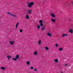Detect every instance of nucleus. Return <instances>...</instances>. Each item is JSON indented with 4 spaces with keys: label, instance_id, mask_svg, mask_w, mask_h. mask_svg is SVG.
Here are the masks:
<instances>
[{
    "label": "nucleus",
    "instance_id": "obj_2",
    "mask_svg": "<svg viewBox=\"0 0 73 73\" xmlns=\"http://www.w3.org/2000/svg\"><path fill=\"white\" fill-rule=\"evenodd\" d=\"M33 4H34V3L33 2L29 3L28 4V7L29 8H31V7H32V6L33 5Z\"/></svg>",
    "mask_w": 73,
    "mask_h": 73
},
{
    "label": "nucleus",
    "instance_id": "obj_3",
    "mask_svg": "<svg viewBox=\"0 0 73 73\" xmlns=\"http://www.w3.org/2000/svg\"><path fill=\"white\" fill-rule=\"evenodd\" d=\"M39 23H40V27H42L44 25L43 23H42V20H40L39 21Z\"/></svg>",
    "mask_w": 73,
    "mask_h": 73
},
{
    "label": "nucleus",
    "instance_id": "obj_12",
    "mask_svg": "<svg viewBox=\"0 0 73 73\" xmlns=\"http://www.w3.org/2000/svg\"><path fill=\"white\" fill-rule=\"evenodd\" d=\"M37 52L36 51H35L34 52V55H35L36 56L37 55Z\"/></svg>",
    "mask_w": 73,
    "mask_h": 73
},
{
    "label": "nucleus",
    "instance_id": "obj_28",
    "mask_svg": "<svg viewBox=\"0 0 73 73\" xmlns=\"http://www.w3.org/2000/svg\"><path fill=\"white\" fill-rule=\"evenodd\" d=\"M71 4H72V5H73V1H72L71 2Z\"/></svg>",
    "mask_w": 73,
    "mask_h": 73
},
{
    "label": "nucleus",
    "instance_id": "obj_16",
    "mask_svg": "<svg viewBox=\"0 0 73 73\" xmlns=\"http://www.w3.org/2000/svg\"><path fill=\"white\" fill-rule=\"evenodd\" d=\"M59 50L60 51H62L63 50V49L61 48H59Z\"/></svg>",
    "mask_w": 73,
    "mask_h": 73
},
{
    "label": "nucleus",
    "instance_id": "obj_26",
    "mask_svg": "<svg viewBox=\"0 0 73 73\" xmlns=\"http://www.w3.org/2000/svg\"><path fill=\"white\" fill-rule=\"evenodd\" d=\"M30 69H33V67L32 66H31L30 67Z\"/></svg>",
    "mask_w": 73,
    "mask_h": 73
},
{
    "label": "nucleus",
    "instance_id": "obj_5",
    "mask_svg": "<svg viewBox=\"0 0 73 73\" xmlns=\"http://www.w3.org/2000/svg\"><path fill=\"white\" fill-rule=\"evenodd\" d=\"M10 43L11 45H14L15 42H14V41H10Z\"/></svg>",
    "mask_w": 73,
    "mask_h": 73
},
{
    "label": "nucleus",
    "instance_id": "obj_30",
    "mask_svg": "<svg viewBox=\"0 0 73 73\" xmlns=\"http://www.w3.org/2000/svg\"><path fill=\"white\" fill-rule=\"evenodd\" d=\"M29 3H30V2H27V4H29Z\"/></svg>",
    "mask_w": 73,
    "mask_h": 73
},
{
    "label": "nucleus",
    "instance_id": "obj_14",
    "mask_svg": "<svg viewBox=\"0 0 73 73\" xmlns=\"http://www.w3.org/2000/svg\"><path fill=\"white\" fill-rule=\"evenodd\" d=\"M40 30H41V31H43L44 30H45V27H43L42 28L40 29Z\"/></svg>",
    "mask_w": 73,
    "mask_h": 73
},
{
    "label": "nucleus",
    "instance_id": "obj_21",
    "mask_svg": "<svg viewBox=\"0 0 73 73\" xmlns=\"http://www.w3.org/2000/svg\"><path fill=\"white\" fill-rule=\"evenodd\" d=\"M55 62H58V60L57 59H56L54 60Z\"/></svg>",
    "mask_w": 73,
    "mask_h": 73
},
{
    "label": "nucleus",
    "instance_id": "obj_4",
    "mask_svg": "<svg viewBox=\"0 0 73 73\" xmlns=\"http://www.w3.org/2000/svg\"><path fill=\"white\" fill-rule=\"evenodd\" d=\"M7 13L8 14H10V15H11V16H13V17H17V16L15 15L12 14L11 13H10L9 12H8Z\"/></svg>",
    "mask_w": 73,
    "mask_h": 73
},
{
    "label": "nucleus",
    "instance_id": "obj_25",
    "mask_svg": "<svg viewBox=\"0 0 73 73\" xmlns=\"http://www.w3.org/2000/svg\"><path fill=\"white\" fill-rule=\"evenodd\" d=\"M19 31H20V32L21 33V32H23V30L20 29L19 30Z\"/></svg>",
    "mask_w": 73,
    "mask_h": 73
},
{
    "label": "nucleus",
    "instance_id": "obj_20",
    "mask_svg": "<svg viewBox=\"0 0 73 73\" xmlns=\"http://www.w3.org/2000/svg\"><path fill=\"white\" fill-rule=\"evenodd\" d=\"M26 18L28 19L29 18V16L28 15H27L26 16Z\"/></svg>",
    "mask_w": 73,
    "mask_h": 73
},
{
    "label": "nucleus",
    "instance_id": "obj_9",
    "mask_svg": "<svg viewBox=\"0 0 73 73\" xmlns=\"http://www.w3.org/2000/svg\"><path fill=\"white\" fill-rule=\"evenodd\" d=\"M69 32L70 33H73V30L72 29H70L69 30Z\"/></svg>",
    "mask_w": 73,
    "mask_h": 73
},
{
    "label": "nucleus",
    "instance_id": "obj_15",
    "mask_svg": "<svg viewBox=\"0 0 73 73\" xmlns=\"http://www.w3.org/2000/svg\"><path fill=\"white\" fill-rule=\"evenodd\" d=\"M32 10H28V13L29 14H31V13H32Z\"/></svg>",
    "mask_w": 73,
    "mask_h": 73
},
{
    "label": "nucleus",
    "instance_id": "obj_8",
    "mask_svg": "<svg viewBox=\"0 0 73 73\" xmlns=\"http://www.w3.org/2000/svg\"><path fill=\"white\" fill-rule=\"evenodd\" d=\"M68 36V35L66 34H63L62 35V36L63 37H65V36Z\"/></svg>",
    "mask_w": 73,
    "mask_h": 73
},
{
    "label": "nucleus",
    "instance_id": "obj_29",
    "mask_svg": "<svg viewBox=\"0 0 73 73\" xmlns=\"http://www.w3.org/2000/svg\"><path fill=\"white\" fill-rule=\"evenodd\" d=\"M68 64H65V66H67V65H68Z\"/></svg>",
    "mask_w": 73,
    "mask_h": 73
},
{
    "label": "nucleus",
    "instance_id": "obj_7",
    "mask_svg": "<svg viewBox=\"0 0 73 73\" xmlns=\"http://www.w3.org/2000/svg\"><path fill=\"white\" fill-rule=\"evenodd\" d=\"M51 20L53 23H55V22H56V20H55L54 19H53V18H51Z\"/></svg>",
    "mask_w": 73,
    "mask_h": 73
},
{
    "label": "nucleus",
    "instance_id": "obj_1",
    "mask_svg": "<svg viewBox=\"0 0 73 73\" xmlns=\"http://www.w3.org/2000/svg\"><path fill=\"white\" fill-rule=\"evenodd\" d=\"M20 58L19 57V55L18 54L16 55L15 58H13L12 59V60H14L15 61H17V59H19Z\"/></svg>",
    "mask_w": 73,
    "mask_h": 73
},
{
    "label": "nucleus",
    "instance_id": "obj_17",
    "mask_svg": "<svg viewBox=\"0 0 73 73\" xmlns=\"http://www.w3.org/2000/svg\"><path fill=\"white\" fill-rule=\"evenodd\" d=\"M26 64L27 65H28L30 64V62L29 61H28L26 62Z\"/></svg>",
    "mask_w": 73,
    "mask_h": 73
},
{
    "label": "nucleus",
    "instance_id": "obj_31",
    "mask_svg": "<svg viewBox=\"0 0 73 73\" xmlns=\"http://www.w3.org/2000/svg\"><path fill=\"white\" fill-rule=\"evenodd\" d=\"M69 20H70V18L69 19Z\"/></svg>",
    "mask_w": 73,
    "mask_h": 73
},
{
    "label": "nucleus",
    "instance_id": "obj_22",
    "mask_svg": "<svg viewBox=\"0 0 73 73\" xmlns=\"http://www.w3.org/2000/svg\"><path fill=\"white\" fill-rule=\"evenodd\" d=\"M19 25V22H18L16 25L15 27L17 28V27Z\"/></svg>",
    "mask_w": 73,
    "mask_h": 73
},
{
    "label": "nucleus",
    "instance_id": "obj_24",
    "mask_svg": "<svg viewBox=\"0 0 73 73\" xmlns=\"http://www.w3.org/2000/svg\"><path fill=\"white\" fill-rule=\"evenodd\" d=\"M55 45L56 47H58V44H57V43L55 44Z\"/></svg>",
    "mask_w": 73,
    "mask_h": 73
},
{
    "label": "nucleus",
    "instance_id": "obj_11",
    "mask_svg": "<svg viewBox=\"0 0 73 73\" xmlns=\"http://www.w3.org/2000/svg\"><path fill=\"white\" fill-rule=\"evenodd\" d=\"M0 69H2V70H5V67H1L0 68Z\"/></svg>",
    "mask_w": 73,
    "mask_h": 73
},
{
    "label": "nucleus",
    "instance_id": "obj_27",
    "mask_svg": "<svg viewBox=\"0 0 73 73\" xmlns=\"http://www.w3.org/2000/svg\"><path fill=\"white\" fill-rule=\"evenodd\" d=\"M34 71H36V72H37V70L36 69H35L34 70Z\"/></svg>",
    "mask_w": 73,
    "mask_h": 73
},
{
    "label": "nucleus",
    "instance_id": "obj_13",
    "mask_svg": "<svg viewBox=\"0 0 73 73\" xmlns=\"http://www.w3.org/2000/svg\"><path fill=\"white\" fill-rule=\"evenodd\" d=\"M11 57L12 56H7V58H8V60H10V58H11Z\"/></svg>",
    "mask_w": 73,
    "mask_h": 73
},
{
    "label": "nucleus",
    "instance_id": "obj_18",
    "mask_svg": "<svg viewBox=\"0 0 73 73\" xmlns=\"http://www.w3.org/2000/svg\"><path fill=\"white\" fill-rule=\"evenodd\" d=\"M41 41L40 40H39V41H38V44L39 45H41Z\"/></svg>",
    "mask_w": 73,
    "mask_h": 73
},
{
    "label": "nucleus",
    "instance_id": "obj_23",
    "mask_svg": "<svg viewBox=\"0 0 73 73\" xmlns=\"http://www.w3.org/2000/svg\"><path fill=\"white\" fill-rule=\"evenodd\" d=\"M37 29H40V25H37Z\"/></svg>",
    "mask_w": 73,
    "mask_h": 73
},
{
    "label": "nucleus",
    "instance_id": "obj_33",
    "mask_svg": "<svg viewBox=\"0 0 73 73\" xmlns=\"http://www.w3.org/2000/svg\"><path fill=\"white\" fill-rule=\"evenodd\" d=\"M2 58V59H3V58Z\"/></svg>",
    "mask_w": 73,
    "mask_h": 73
},
{
    "label": "nucleus",
    "instance_id": "obj_19",
    "mask_svg": "<svg viewBox=\"0 0 73 73\" xmlns=\"http://www.w3.org/2000/svg\"><path fill=\"white\" fill-rule=\"evenodd\" d=\"M45 49L46 50H49V48H48V47L47 46H46L45 47Z\"/></svg>",
    "mask_w": 73,
    "mask_h": 73
},
{
    "label": "nucleus",
    "instance_id": "obj_6",
    "mask_svg": "<svg viewBox=\"0 0 73 73\" xmlns=\"http://www.w3.org/2000/svg\"><path fill=\"white\" fill-rule=\"evenodd\" d=\"M51 16L53 18H54V17H56V16L54 14V13H52L51 14Z\"/></svg>",
    "mask_w": 73,
    "mask_h": 73
},
{
    "label": "nucleus",
    "instance_id": "obj_10",
    "mask_svg": "<svg viewBox=\"0 0 73 73\" xmlns=\"http://www.w3.org/2000/svg\"><path fill=\"white\" fill-rule=\"evenodd\" d=\"M47 36H50V37H51V36H52V35L51 34V33H47Z\"/></svg>",
    "mask_w": 73,
    "mask_h": 73
},
{
    "label": "nucleus",
    "instance_id": "obj_32",
    "mask_svg": "<svg viewBox=\"0 0 73 73\" xmlns=\"http://www.w3.org/2000/svg\"><path fill=\"white\" fill-rule=\"evenodd\" d=\"M68 5H69V4H68V5H67V6H68Z\"/></svg>",
    "mask_w": 73,
    "mask_h": 73
}]
</instances>
